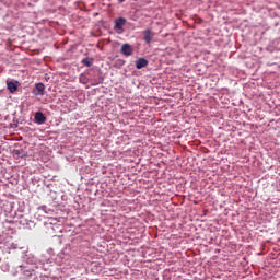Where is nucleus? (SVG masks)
<instances>
[{"label": "nucleus", "mask_w": 280, "mask_h": 280, "mask_svg": "<svg viewBox=\"0 0 280 280\" xmlns=\"http://www.w3.org/2000/svg\"><path fill=\"white\" fill-rule=\"evenodd\" d=\"M124 25H126V18H118L115 20L114 30L116 34H124Z\"/></svg>", "instance_id": "f257e3e1"}, {"label": "nucleus", "mask_w": 280, "mask_h": 280, "mask_svg": "<svg viewBox=\"0 0 280 280\" xmlns=\"http://www.w3.org/2000/svg\"><path fill=\"white\" fill-rule=\"evenodd\" d=\"M143 40L147 43V45H150L152 43V39L154 38V32L152 30L148 28L143 31Z\"/></svg>", "instance_id": "f03ea898"}, {"label": "nucleus", "mask_w": 280, "mask_h": 280, "mask_svg": "<svg viewBox=\"0 0 280 280\" xmlns=\"http://www.w3.org/2000/svg\"><path fill=\"white\" fill-rule=\"evenodd\" d=\"M34 119L35 124H38L39 126L47 121V117H45V114H43L42 112L35 113Z\"/></svg>", "instance_id": "7ed1b4c3"}, {"label": "nucleus", "mask_w": 280, "mask_h": 280, "mask_svg": "<svg viewBox=\"0 0 280 280\" xmlns=\"http://www.w3.org/2000/svg\"><path fill=\"white\" fill-rule=\"evenodd\" d=\"M33 93L35 95H45V84L37 83L35 88L33 89Z\"/></svg>", "instance_id": "20e7f679"}, {"label": "nucleus", "mask_w": 280, "mask_h": 280, "mask_svg": "<svg viewBox=\"0 0 280 280\" xmlns=\"http://www.w3.org/2000/svg\"><path fill=\"white\" fill-rule=\"evenodd\" d=\"M121 54L124 56H132V46L130 44H124L121 46Z\"/></svg>", "instance_id": "39448f33"}, {"label": "nucleus", "mask_w": 280, "mask_h": 280, "mask_svg": "<svg viewBox=\"0 0 280 280\" xmlns=\"http://www.w3.org/2000/svg\"><path fill=\"white\" fill-rule=\"evenodd\" d=\"M148 65V60L145 58H139L136 60V69H143Z\"/></svg>", "instance_id": "423d86ee"}, {"label": "nucleus", "mask_w": 280, "mask_h": 280, "mask_svg": "<svg viewBox=\"0 0 280 280\" xmlns=\"http://www.w3.org/2000/svg\"><path fill=\"white\" fill-rule=\"evenodd\" d=\"M7 86H8V90L10 91V93H14L19 90V85H16V83H14L12 81H8Z\"/></svg>", "instance_id": "0eeeda50"}, {"label": "nucleus", "mask_w": 280, "mask_h": 280, "mask_svg": "<svg viewBox=\"0 0 280 280\" xmlns=\"http://www.w3.org/2000/svg\"><path fill=\"white\" fill-rule=\"evenodd\" d=\"M82 63L85 65V67H91L93 65L89 59H83Z\"/></svg>", "instance_id": "6e6552de"}, {"label": "nucleus", "mask_w": 280, "mask_h": 280, "mask_svg": "<svg viewBox=\"0 0 280 280\" xmlns=\"http://www.w3.org/2000/svg\"><path fill=\"white\" fill-rule=\"evenodd\" d=\"M14 154H16V155L19 156V154H21V151L15 150V151H14Z\"/></svg>", "instance_id": "1a4fd4ad"}, {"label": "nucleus", "mask_w": 280, "mask_h": 280, "mask_svg": "<svg viewBox=\"0 0 280 280\" xmlns=\"http://www.w3.org/2000/svg\"><path fill=\"white\" fill-rule=\"evenodd\" d=\"M124 1H126V0H118L119 3H124Z\"/></svg>", "instance_id": "9d476101"}]
</instances>
